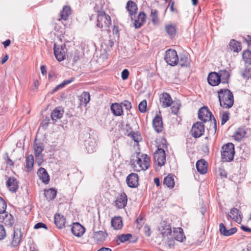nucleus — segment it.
<instances>
[{
  "mask_svg": "<svg viewBox=\"0 0 251 251\" xmlns=\"http://www.w3.org/2000/svg\"><path fill=\"white\" fill-rule=\"evenodd\" d=\"M74 80L73 78H71V79H67L64 80L61 83L57 85L52 90L51 94H52L57 91H58L59 89L63 88L66 85H68L71 82H72Z\"/></svg>",
  "mask_w": 251,
  "mask_h": 251,
  "instance_id": "45",
  "label": "nucleus"
},
{
  "mask_svg": "<svg viewBox=\"0 0 251 251\" xmlns=\"http://www.w3.org/2000/svg\"><path fill=\"white\" fill-rule=\"evenodd\" d=\"M144 231L145 234L147 237L151 236V231L149 226L146 225L144 227Z\"/></svg>",
  "mask_w": 251,
  "mask_h": 251,
  "instance_id": "56",
  "label": "nucleus"
},
{
  "mask_svg": "<svg viewBox=\"0 0 251 251\" xmlns=\"http://www.w3.org/2000/svg\"><path fill=\"white\" fill-rule=\"evenodd\" d=\"M94 11L98 13V15L101 14L102 12H105L102 7L101 6H99L97 4H95V6L94 7Z\"/></svg>",
  "mask_w": 251,
  "mask_h": 251,
  "instance_id": "61",
  "label": "nucleus"
},
{
  "mask_svg": "<svg viewBox=\"0 0 251 251\" xmlns=\"http://www.w3.org/2000/svg\"><path fill=\"white\" fill-rule=\"evenodd\" d=\"M234 154V145L233 143H228L222 147L221 156L223 162L233 160Z\"/></svg>",
  "mask_w": 251,
  "mask_h": 251,
  "instance_id": "2",
  "label": "nucleus"
},
{
  "mask_svg": "<svg viewBox=\"0 0 251 251\" xmlns=\"http://www.w3.org/2000/svg\"><path fill=\"white\" fill-rule=\"evenodd\" d=\"M229 49L233 52L238 53L242 50L241 43L236 40L231 39L229 44Z\"/></svg>",
  "mask_w": 251,
  "mask_h": 251,
  "instance_id": "32",
  "label": "nucleus"
},
{
  "mask_svg": "<svg viewBox=\"0 0 251 251\" xmlns=\"http://www.w3.org/2000/svg\"><path fill=\"white\" fill-rule=\"evenodd\" d=\"M139 110L141 113H145L147 111V101L146 100H143L139 104Z\"/></svg>",
  "mask_w": 251,
  "mask_h": 251,
  "instance_id": "50",
  "label": "nucleus"
},
{
  "mask_svg": "<svg viewBox=\"0 0 251 251\" xmlns=\"http://www.w3.org/2000/svg\"><path fill=\"white\" fill-rule=\"evenodd\" d=\"M64 114V109L61 106L56 107L51 113V118L52 121H56L57 119H61Z\"/></svg>",
  "mask_w": 251,
  "mask_h": 251,
  "instance_id": "28",
  "label": "nucleus"
},
{
  "mask_svg": "<svg viewBox=\"0 0 251 251\" xmlns=\"http://www.w3.org/2000/svg\"><path fill=\"white\" fill-rule=\"evenodd\" d=\"M136 159H132L131 163L132 165H135L136 163L140 168V170L145 171L147 170L150 166L151 158L146 154H142L140 155V152H136Z\"/></svg>",
  "mask_w": 251,
  "mask_h": 251,
  "instance_id": "3",
  "label": "nucleus"
},
{
  "mask_svg": "<svg viewBox=\"0 0 251 251\" xmlns=\"http://www.w3.org/2000/svg\"><path fill=\"white\" fill-rule=\"evenodd\" d=\"M246 134V126H243L239 127L234 133V137L235 140L240 141L245 137Z\"/></svg>",
  "mask_w": 251,
  "mask_h": 251,
  "instance_id": "30",
  "label": "nucleus"
},
{
  "mask_svg": "<svg viewBox=\"0 0 251 251\" xmlns=\"http://www.w3.org/2000/svg\"><path fill=\"white\" fill-rule=\"evenodd\" d=\"M172 105L171 107L172 110V112L174 113L175 114H176L179 110V106L177 103H175L173 102L172 103Z\"/></svg>",
  "mask_w": 251,
  "mask_h": 251,
  "instance_id": "58",
  "label": "nucleus"
},
{
  "mask_svg": "<svg viewBox=\"0 0 251 251\" xmlns=\"http://www.w3.org/2000/svg\"><path fill=\"white\" fill-rule=\"evenodd\" d=\"M126 9L129 14L130 17L132 21L133 20V16L137 13L138 7L135 2L129 0L126 3Z\"/></svg>",
  "mask_w": 251,
  "mask_h": 251,
  "instance_id": "16",
  "label": "nucleus"
},
{
  "mask_svg": "<svg viewBox=\"0 0 251 251\" xmlns=\"http://www.w3.org/2000/svg\"><path fill=\"white\" fill-rule=\"evenodd\" d=\"M243 38L248 45L251 48V35H248L246 37H243Z\"/></svg>",
  "mask_w": 251,
  "mask_h": 251,
  "instance_id": "64",
  "label": "nucleus"
},
{
  "mask_svg": "<svg viewBox=\"0 0 251 251\" xmlns=\"http://www.w3.org/2000/svg\"><path fill=\"white\" fill-rule=\"evenodd\" d=\"M33 149L34 151V155L36 157L42 156V152L45 149L44 143L35 139L33 143Z\"/></svg>",
  "mask_w": 251,
  "mask_h": 251,
  "instance_id": "15",
  "label": "nucleus"
},
{
  "mask_svg": "<svg viewBox=\"0 0 251 251\" xmlns=\"http://www.w3.org/2000/svg\"><path fill=\"white\" fill-rule=\"evenodd\" d=\"M163 183L169 188H173L175 185V181L173 176L171 175H168L164 178Z\"/></svg>",
  "mask_w": 251,
  "mask_h": 251,
  "instance_id": "41",
  "label": "nucleus"
},
{
  "mask_svg": "<svg viewBox=\"0 0 251 251\" xmlns=\"http://www.w3.org/2000/svg\"><path fill=\"white\" fill-rule=\"evenodd\" d=\"M127 198L125 192L120 194L115 201V204H127Z\"/></svg>",
  "mask_w": 251,
  "mask_h": 251,
  "instance_id": "40",
  "label": "nucleus"
},
{
  "mask_svg": "<svg viewBox=\"0 0 251 251\" xmlns=\"http://www.w3.org/2000/svg\"><path fill=\"white\" fill-rule=\"evenodd\" d=\"M25 163V167L27 169V172H31L33 169L34 165V157L32 154H30L26 157Z\"/></svg>",
  "mask_w": 251,
  "mask_h": 251,
  "instance_id": "38",
  "label": "nucleus"
},
{
  "mask_svg": "<svg viewBox=\"0 0 251 251\" xmlns=\"http://www.w3.org/2000/svg\"><path fill=\"white\" fill-rule=\"evenodd\" d=\"M57 191L52 188H50L45 190V196L49 201L53 200L56 196Z\"/></svg>",
  "mask_w": 251,
  "mask_h": 251,
  "instance_id": "36",
  "label": "nucleus"
},
{
  "mask_svg": "<svg viewBox=\"0 0 251 251\" xmlns=\"http://www.w3.org/2000/svg\"><path fill=\"white\" fill-rule=\"evenodd\" d=\"M132 237V235L130 233L123 234L117 236L118 239L121 242L124 243L130 240Z\"/></svg>",
  "mask_w": 251,
  "mask_h": 251,
  "instance_id": "47",
  "label": "nucleus"
},
{
  "mask_svg": "<svg viewBox=\"0 0 251 251\" xmlns=\"http://www.w3.org/2000/svg\"><path fill=\"white\" fill-rule=\"evenodd\" d=\"M204 132V126L201 123L197 122L196 123L193 125L191 132L193 136L197 138L201 136Z\"/></svg>",
  "mask_w": 251,
  "mask_h": 251,
  "instance_id": "8",
  "label": "nucleus"
},
{
  "mask_svg": "<svg viewBox=\"0 0 251 251\" xmlns=\"http://www.w3.org/2000/svg\"><path fill=\"white\" fill-rule=\"evenodd\" d=\"M242 76L244 78L249 79L251 77V69H245L242 74Z\"/></svg>",
  "mask_w": 251,
  "mask_h": 251,
  "instance_id": "53",
  "label": "nucleus"
},
{
  "mask_svg": "<svg viewBox=\"0 0 251 251\" xmlns=\"http://www.w3.org/2000/svg\"><path fill=\"white\" fill-rule=\"evenodd\" d=\"M127 136L131 137L136 143H138L142 140L141 134L138 132H135L130 131V132H127Z\"/></svg>",
  "mask_w": 251,
  "mask_h": 251,
  "instance_id": "43",
  "label": "nucleus"
},
{
  "mask_svg": "<svg viewBox=\"0 0 251 251\" xmlns=\"http://www.w3.org/2000/svg\"><path fill=\"white\" fill-rule=\"evenodd\" d=\"M111 224L114 229L119 230L121 229L123 226L121 217L118 216L112 218L111 221Z\"/></svg>",
  "mask_w": 251,
  "mask_h": 251,
  "instance_id": "29",
  "label": "nucleus"
},
{
  "mask_svg": "<svg viewBox=\"0 0 251 251\" xmlns=\"http://www.w3.org/2000/svg\"><path fill=\"white\" fill-rule=\"evenodd\" d=\"M111 110L113 114L117 116L123 114V109L122 105L118 103H112L111 105Z\"/></svg>",
  "mask_w": 251,
  "mask_h": 251,
  "instance_id": "33",
  "label": "nucleus"
},
{
  "mask_svg": "<svg viewBox=\"0 0 251 251\" xmlns=\"http://www.w3.org/2000/svg\"><path fill=\"white\" fill-rule=\"evenodd\" d=\"M160 102L163 107H168L171 106L173 100L171 96L167 93H163L160 97Z\"/></svg>",
  "mask_w": 251,
  "mask_h": 251,
  "instance_id": "18",
  "label": "nucleus"
},
{
  "mask_svg": "<svg viewBox=\"0 0 251 251\" xmlns=\"http://www.w3.org/2000/svg\"><path fill=\"white\" fill-rule=\"evenodd\" d=\"M107 236L108 234L105 231H94V238L98 243L103 242Z\"/></svg>",
  "mask_w": 251,
  "mask_h": 251,
  "instance_id": "31",
  "label": "nucleus"
},
{
  "mask_svg": "<svg viewBox=\"0 0 251 251\" xmlns=\"http://www.w3.org/2000/svg\"><path fill=\"white\" fill-rule=\"evenodd\" d=\"M146 219L142 216L140 215L136 219L135 222L136 224V228L140 229L144 224Z\"/></svg>",
  "mask_w": 251,
  "mask_h": 251,
  "instance_id": "48",
  "label": "nucleus"
},
{
  "mask_svg": "<svg viewBox=\"0 0 251 251\" xmlns=\"http://www.w3.org/2000/svg\"><path fill=\"white\" fill-rule=\"evenodd\" d=\"M71 8L69 6L65 5L60 12V16L62 19L66 20L70 15H71Z\"/></svg>",
  "mask_w": 251,
  "mask_h": 251,
  "instance_id": "42",
  "label": "nucleus"
},
{
  "mask_svg": "<svg viewBox=\"0 0 251 251\" xmlns=\"http://www.w3.org/2000/svg\"><path fill=\"white\" fill-rule=\"evenodd\" d=\"M50 119L49 117H46L45 118L41 123V126L44 129H46L48 127L49 123H50Z\"/></svg>",
  "mask_w": 251,
  "mask_h": 251,
  "instance_id": "55",
  "label": "nucleus"
},
{
  "mask_svg": "<svg viewBox=\"0 0 251 251\" xmlns=\"http://www.w3.org/2000/svg\"><path fill=\"white\" fill-rule=\"evenodd\" d=\"M127 186L130 188H136L139 185V176L137 174L131 173L126 178Z\"/></svg>",
  "mask_w": 251,
  "mask_h": 251,
  "instance_id": "11",
  "label": "nucleus"
},
{
  "mask_svg": "<svg viewBox=\"0 0 251 251\" xmlns=\"http://www.w3.org/2000/svg\"><path fill=\"white\" fill-rule=\"evenodd\" d=\"M54 223L58 228L62 229L65 227L66 218L63 215L56 213L54 215Z\"/></svg>",
  "mask_w": 251,
  "mask_h": 251,
  "instance_id": "19",
  "label": "nucleus"
},
{
  "mask_svg": "<svg viewBox=\"0 0 251 251\" xmlns=\"http://www.w3.org/2000/svg\"><path fill=\"white\" fill-rule=\"evenodd\" d=\"M196 168L201 174H205L207 172V162L203 159L198 160L196 163Z\"/></svg>",
  "mask_w": 251,
  "mask_h": 251,
  "instance_id": "21",
  "label": "nucleus"
},
{
  "mask_svg": "<svg viewBox=\"0 0 251 251\" xmlns=\"http://www.w3.org/2000/svg\"><path fill=\"white\" fill-rule=\"evenodd\" d=\"M37 175L41 180L45 184H48L50 182V176L47 170L42 167H40L37 171Z\"/></svg>",
  "mask_w": 251,
  "mask_h": 251,
  "instance_id": "24",
  "label": "nucleus"
},
{
  "mask_svg": "<svg viewBox=\"0 0 251 251\" xmlns=\"http://www.w3.org/2000/svg\"><path fill=\"white\" fill-rule=\"evenodd\" d=\"M230 213L232 215V217L229 214H227L226 216L227 219L229 220L230 219H232L236 222L239 221V218H241V211L236 208H233L230 210Z\"/></svg>",
  "mask_w": 251,
  "mask_h": 251,
  "instance_id": "35",
  "label": "nucleus"
},
{
  "mask_svg": "<svg viewBox=\"0 0 251 251\" xmlns=\"http://www.w3.org/2000/svg\"><path fill=\"white\" fill-rule=\"evenodd\" d=\"M82 100L85 104L88 103L90 100V95L88 92H83L81 96Z\"/></svg>",
  "mask_w": 251,
  "mask_h": 251,
  "instance_id": "49",
  "label": "nucleus"
},
{
  "mask_svg": "<svg viewBox=\"0 0 251 251\" xmlns=\"http://www.w3.org/2000/svg\"><path fill=\"white\" fill-rule=\"evenodd\" d=\"M34 228L35 229H39L41 228H43L46 229H48V227H47V225L45 224L42 223V222H39V223L36 224L34 226Z\"/></svg>",
  "mask_w": 251,
  "mask_h": 251,
  "instance_id": "60",
  "label": "nucleus"
},
{
  "mask_svg": "<svg viewBox=\"0 0 251 251\" xmlns=\"http://www.w3.org/2000/svg\"><path fill=\"white\" fill-rule=\"evenodd\" d=\"M129 75V71L127 69H125L121 73V77L123 80H126L128 78Z\"/></svg>",
  "mask_w": 251,
  "mask_h": 251,
  "instance_id": "57",
  "label": "nucleus"
},
{
  "mask_svg": "<svg viewBox=\"0 0 251 251\" xmlns=\"http://www.w3.org/2000/svg\"><path fill=\"white\" fill-rule=\"evenodd\" d=\"M165 29L168 36L172 39L175 38L177 30V26L175 24H168L165 26Z\"/></svg>",
  "mask_w": 251,
  "mask_h": 251,
  "instance_id": "27",
  "label": "nucleus"
},
{
  "mask_svg": "<svg viewBox=\"0 0 251 251\" xmlns=\"http://www.w3.org/2000/svg\"><path fill=\"white\" fill-rule=\"evenodd\" d=\"M220 77H221V82L223 84H227L229 82L230 78V74L228 71L225 69L220 70L218 72Z\"/></svg>",
  "mask_w": 251,
  "mask_h": 251,
  "instance_id": "34",
  "label": "nucleus"
},
{
  "mask_svg": "<svg viewBox=\"0 0 251 251\" xmlns=\"http://www.w3.org/2000/svg\"><path fill=\"white\" fill-rule=\"evenodd\" d=\"M152 23L154 25L157 24L159 22V18L158 15V11L156 9H151V15Z\"/></svg>",
  "mask_w": 251,
  "mask_h": 251,
  "instance_id": "46",
  "label": "nucleus"
},
{
  "mask_svg": "<svg viewBox=\"0 0 251 251\" xmlns=\"http://www.w3.org/2000/svg\"><path fill=\"white\" fill-rule=\"evenodd\" d=\"M229 113L228 112H224L221 116V124L224 125L229 118Z\"/></svg>",
  "mask_w": 251,
  "mask_h": 251,
  "instance_id": "51",
  "label": "nucleus"
},
{
  "mask_svg": "<svg viewBox=\"0 0 251 251\" xmlns=\"http://www.w3.org/2000/svg\"><path fill=\"white\" fill-rule=\"evenodd\" d=\"M178 64L181 67H188L190 65V59L187 53L179 54Z\"/></svg>",
  "mask_w": 251,
  "mask_h": 251,
  "instance_id": "26",
  "label": "nucleus"
},
{
  "mask_svg": "<svg viewBox=\"0 0 251 251\" xmlns=\"http://www.w3.org/2000/svg\"><path fill=\"white\" fill-rule=\"evenodd\" d=\"M166 142L165 139L162 140L163 148H158L153 154L154 161L160 167L163 166L166 162V155L163 148H167Z\"/></svg>",
  "mask_w": 251,
  "mask_h": 251,
  "instance_id": "4",
  "label": "nucleus"
},
{
  "mask_svg": "<svg viewBox=\"0 0 251 251\" xmlns=\"http://www.w3.org/2000/svg\"><path fill=\"white\" fill-rule=\"evenodd\" d=\"M214 117V116L206 106L201 108L198 112V118L203 122L209 121Z\"/></svg>",
  "mask_w": 251,
  "mask_h": 251,
  "instance_id": "7",
  "label": "nucleus"
},
{
  "mask_svg": "<svg viewBox=\"0 0 251 251\" xmlns=\"http://www.w3.org/2000/svg\"><path fill=\"white\" fill-rule=\"evenodd\" d=\"M173 237L176 241L183 242L185 239V236L181 227L174 228Z\"/></svg>",
  "mask_w": 251,
  "mask_h": 251,
  "instance_id": "22",
  "label": "nucleus"
},
{
  "mask_svg": "<svg viewBox=\"0 0 251 251\" xmlns=\"http://www.w3.org/2000/svg\"><path fill=\"white\" fill-rule=\"evenodd\" d=\"M65 45L58 46L55 43L53 45L54 54L56 59L59 61H62L65 59Z\"/></svg>",
  "mask_w": 251,
  "mask_h": 251,
  "instance_id": "9",
  "label": "nucleus"
},
{
  "mask_svg": "<svg viewBox=\"0 0 251 251\" xmlns=\"http://www.w3.org/2000/svg\"><path fill=\"white\" fill-rule=\"evenodd\" d=\"M22 234L21 229H17L14 230L13 234V239L11 243V246L13 247H17L21 242Z\"/></svg>",
  "mask_w": 251,
  "mask_h": 251,
  "instance_id": "25",
  "label": "nucleus"
},
{
  "mask_svg": "<svg viewBox=\"0 0 251 251\" xmlns=\"http://www.w3.org/2000/svg\"><path fill=\"white\" fill-rule=\"evenodd\" d=\"M175 1L171 0L169 1V6H170V10L173 12L177 13L178 10L176 8H174Z\"/></svg>",
  "mask_w": 251,
  "mask_h": 251,
  "instance_id": "62",
  "label": "nucleus"
},
{
  "mask_svg": "<svg viewBox=\"0 0 251 251\" xmlns=\"http://www.w3.org/2000/svg\"><path fill=\"white\" fill-rule=\"evenodd\" d=\"M146 15L144 12H140L137 16V19L135 20L134 23L135 28H139L144 25L146 21Z\"/></svg>",
  "mask_w": 251,
  "mask_h": 251,
  "instance_id": "23",
  "label": "nucleus"
},
{
  "mask_svg": "<svg viewBox=\"0 0 251 251\" xmlns=\"http://www.w3.org/2000/svg\"><path fill=\"white\" fill-rule=\"evenodd\" d=\"M152 126L158 133L161 132L163 129L162 118L161 116L156 115L152 120Z\"/></svg>",
  "mask_w": 251,
  "mask_h": 251,
  "instance_id": "13",
  "label": "nucleus"
},
{
  "mask_svg": "<svg viewBox=\"0 0 251 251\" xmlns=\"http://www.w3.org/2000/svg\"><path fill=\"white\" fill-rule=\"evenodd\" d=\"M242 57L245 62L251 65V50H247L243 52Z\"/></svg>",
  "mask_w": 251,
  "mask_h": 251,
  "instance_id": "44",
  "label": "nucleus"
},
{
  "mask_svg": "<svg viewBox=\"0 0 251 251\" xmlns=\"http://www.w3.org/2000/svg\"><path fill=\"white\" fill-rule=\"evenodd\" d=\"M6 236V231L4 226L0 225V240H2Z\"/></svg>",
  "mask_w": 251,
  "mask_h": 251,
  "instance_id": "59",
  "label": "nucleus"
},
{
  "mask_svg": "<svg viewBox=\"0 0 251 251\" xmlns=\"http://www.w3.org/2000/svg\"><path fill=\"white\" fill-rule=\"evenodd\" d=\"M122 104L125 107L126 110H129L131 108V104L128 100H124L122 103Z\"/></svg>",
  "mask_w": 251,
  "mask_h": 251,
  "instance_id": "63",
  "label": "nucleus"
},
{
  "mask_svg": "<svg viewBox=\"0 0 251 251\" xmlns=\"http://www.w3.org/2000/svg\"><path fill=\"white\" fill-rule=\"evenodd\" d=\"M219 231L222 235L225 236H229L235 233L237 231V229L236 227H232L229 229H227L223 223H220L219 225Z\"/></svg>",
  "mask_w": 251,
  "mask_h": 251,
  "instance_id": "17",
  "label": "nucleus"
},
{
  "mask_svg": "<svg viewBox=\"0 0 251 251\" xmlns=\"http://www.w3.org/2000/svg\"><path fill=\"white\" fill-rule=\"evenodd\" d=\"M6 186L9 190L12 192H16L18 188V182L13 176L10 177L6 181Z\"/></svg>",
  "mask_w": 251,
  "mask_h": 251,
  "instance_id": "20",
  "label": "nucleus"
},
{
  "mask_svg": "<svg viewBox=\"0 0 251 251\" xmlns=\"http://www.w3.org/2000/svg\"><path fill=\"white\" fill-rule=\"evenodd\" d=\"M165 61L169 65L174 66L178 64V56L176 50L169 49L166 51L164 57Z\"/></svg>",
  "mask_w": 251,
  "mask_h": 251,
  "instance_id": "6",
  "label": "nucleus"
},
{
  "mask_svg": "<svg viewBox=\"0 0 251 251\" xmlns=\"http://www.w3.org/2000/svg\"><path fill=\"white\" fill-rule=\"evenodd\" d=\"M85 146L88 153L93 152L96 150V142L91 139L85 141Z\"/></svg>",
  "mask_w": 251,
  "mask_h": 251,
  "instance_id": "37",
  "label": "nucleus"
},
{
  "mask_svg": "<svg viewBox=\"0 0 251 251\" xmlns=\"http://www.w3.org/2000/svg\"><path fill=\"white\" fill-rule=\"evenodd\" d=\"M159 230L163 237L171 235L172 233L171 225L166 221H163L160 223Z\"/></svg>",
  "mask_w": 251,
  "mask_h": 251,
  "instance_id": "10",
  "label": "nucleus"
},
{
  "mask_svg": "<svg viewBox=\"0 0 251 251\" xmlns=\"http://www.w3.org/2000/svg\"><path fill=\"white\" fill-rule=\"evenodd\" d=\"M4 163H6L7 166L9 167H13L14 165V162L9 158L7 153H6V157L4 158Z\"/></svg>",
  "mask_w": 251,
  "mask_h": 251,
  "instance_id": "54",
  "label": "nucleus"
},
{
  "mask_svg": "<svg viewBox=\"0 0 251 251\" xmlns=\"http://www.w3.org/2000/svg\"><path fill=\"white\" fill-rule=\"evenodd\" d=\"M207 81L208 84L212 86H218L221 82V77L219 75L218 72H210L207 76Z\"/></svg>",
  "mask_w": 251,
  "mask_h": 251,
  "instance_id": "12",
  "label": "nucleus"
},
{
  "mask_svg": "<svg viewBox=\"0 0 251 251\" xmlns=\"http://www.w3.org/2000/svg\"><path fill=\"white\" fill-rule=\"evenodd\" d=\"M101 13L98 15L96 26L100 28L101 31H110L108 28L111 24V17L105 12H101Z\"/></svg>",
  "mask_w": 251,
  "mask_h": 251,
  "instance_id": "5",
  "label": "nucleus"
},
{
  "mask_svg": "<svg viewBox=\"0 0 251 251\" xmlns=\"http://www.w3.org/2000/svg\"><path fill=\"white\" fill-rule=\"evenodd\" d=\"M210 125L209 127H207L209 133L211 134H215L217 130V123L216 120L214 117L209 121Z\"/></svg>",
  "mask_w": 251,
  "mask_h": 251,
  "instance_id": "39",
  "label": "nucleus"
},
{
  "mask_svg": "<svg viewBox=\"0 0 251 251\" xmlns=\"http://www.w3.org/2000/svg\"><path fill=\"white\" fill-rule=\"evenodd\" d=\"M218 174L221 179L227 178V173L223 167H220L219 168Z\"/></svg>",
  "mask_w": 251,
  "mask_h": 251,
  "instance_id": "52",
  "label": "nucleus"
},
{
  "mask_svg": "<svg viewBox=\"0 0 251 251\" xmlns=\"http://www.w3.org/2000/svg\"><path fill=\"white\" fill-rule=\"evenodd\" d=\"M71 231L74 235L79 237L84 233L85 228L80 224L75 223L71 227Z\"/></svg>",
  "mask_w": 251,
  "mask_h": 251,
  "instance_id": "14",
  "label": "nucleus"
},
{
  "mask_svg": "<svg viewBox=\"0 0 251 251\" xmlns=\"http://www.w3.org/2000/svg\"><path fill=\"white\" fill-rule=\"evenodd\" d=\"M218 93L220 106L226 108H231L234 103L232 93L228 89L226 88L219 90Z\"/></svg>",
  "mask_w": 251,
  "mask_h": 251,
  "instance_id": "1",
  "label": "nucleus"
}]
</instances>
